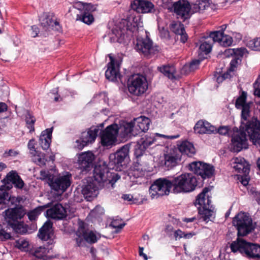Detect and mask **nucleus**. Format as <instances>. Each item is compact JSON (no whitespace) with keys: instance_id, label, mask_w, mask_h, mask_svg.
I'll list each match as a JSON object with an SVG mask.
<instances>
[{"instance_id":"obj_1","label":"nucleus","mask_w":260,"mask_h":260,"mask_svg":"<svg viewBox=\"0 0 260 260\" xmlns=\"http://www.w3.org/2000/svg\"><path fill=\"white\" fill-rule=\"evenodd\" d=\"M197 185L195 176L191 173H184L173 179L172 192L174 193L189 192L194 190Z\"/></svg>"},{"instance_id":"obj_18","label":"nucleus","mask_w":260,"mask_h":260,"mask_svg":"<svg viewBox=\"0 0 260 260\" xmlns=\"http://www.w3.org/2000/svg\"><path fill=\"white\" fill-rule=\"evenodd\" d=\"M181 155L177 149H170L164 154L161 164L168 169L177 166L181 161Z\"/></svg>"},{"instance_id":"obj_13","label":"nucleus","mask_w":260,"mask_h":260,"mask_svg":"<svg viewBox=\"0 0 260 260\" xmlns=\"http://www.w3.org/2000/svg\"><path fill=\"white\" fill-rule=\"evenodd\" d=\"M99 131V128L96 127H91L88 131L83 132L80 139L76 141L75 147L81 150L88 144L93 142L97 137Z\"/></svg>"},{"instance_id":"obj_2","label":"nucleus","mask_w":260,"mask_h":260,"mask_svg":"<svg viewBox=\"0 0 260 260\" xmlns=\"http://www.w3.org/2000/svg\"><path fill=\"white\" fill-rule=\"evenodd\" d=\"M230 247L233 252L245 253L248 258H260V245L258 244L247 242L238 238L232 243Z\"/></svg>"},{"instance_id":"obj_34","label":"nucleus","mask_w":260,"mask_h":260,"mask_svg":"<svg viewBox=\"0 0 260 260\" xmlns=\"http://www.w3.org/2000/svg\"><path fill=\"white\" fill-rule=\"evenodd\" d=\"M52 231V223L46 221L39 230L38 236L42 240L47 241L50 238Z\"/></svg>"},{"instance_id":"obj_5","label":"nucleus","mask_w":260,"mask_h":260,"mask_svg":"<svg viewBox=\"0 0 260 260\" xmlns=\"http://www.w3.org/2000/svg\"><path fill=\"white\" fill-rule=\"evenodd\" d=\"M233 225L238 231V236H244L254 230L252 220L247 214L240 212L233 220Z\"/></svg>"},{"instance_id":"obj_48","label":"nucleus","mask_w":260,"mask_h":260,"mask_svg":"<svg viewBox=\"0 0 260 260\" xmlns=\"http://www.w3.org/2000/svg\"><path fill=\"white\" fill-rule=\"evenodd\" d=\"M25 121L27 127L28 129H29V132H34L35 131L34 125L36 121L35 118L28 113L25 116Z\"/></svg>"},{"instance_id":"obj_12","label":"nucleus","mask_w":260,"mask_h":260,"mask_svg":"<svg viewBox=\"0 0 260 260\" xmlns=\"http://www.w3.org/2000/svg\"><path fill=\"white\" fill-rule=\"evenodd\" d=\"M71 175L69 173L59 176L50 182L51 188L61 194L64 192L71 185Z\"/></svg>"},{"instance_id":"obj_39","label":"nucleus","mask_w":260,"mask_h":260,"mask_svg":"<svg viewBox=\"0 0 260 260\" xmlns=\"http://www.w3.org/2000/svg\"><path fill=\"white\" fill-rule=\"evenodd\" d=\"M156 141V139L150 135H146L142 137L138 142L143 146V148L147 149L152 145Z\"/></svg>"},{"instance_id":"obj_9","label":"nucleus","mask_w":260,"mask_h":260,"mask_svg":"<svg viewBox=\"0 0 260 260\" xmlns=\"http://www.w3.org/2000/svg\"><path fill=\"white\" fill-rule=\"evenodd\" d=\"M235 129L236 132L232 137L231 148L234 152H238L243 149L248 148L247 140L245 133V132H247L245 129H241V127L240 128V131H238L237 128ZM233 130L235 131V128Z\"/></svg>"},{"instance_id":"obj_8","label":"nucleus","mask_w":260,"mask_h":260,"mask_svg":"<svg viewBox=\"0 0 260 260\" xmlns=\"http://www.w3.org/2000/svg\"><path fill=\"white\" fill-rule=\"evenodd\" d=\"M242 128L244 129L252 143L260 147V122L253 119L247 123H242Z\"/></svg>"},{"instance_id":"obj_25","label":"nucleus","mask_w":260,"mask_h":260,"mask_svg":"<svg viewBox=\"0 0 260 260\" xmlns=\"http://www.w3.org/2000/svg\"><path fill=\"white\" fill-rule=\"evenodd\" d=\"M174 12L177 15L180 16L184 19L189 17V13L191 10V6L184 1H179L174 4Z\"/></svg>"},{"instance_id":"obj_24","label":"nucleus","mask_w":260,"mask_h":260,"mask_svg":"<svg viewBox=\"0 0 260 260\" xmlns=\"http://www.w3.org/2000/svg\"><path fill=\"white\" fill-rule=\"evenodd\" d=\"M47 215L53 219H61L67 216L66 209L60 204L57 203L47 210Z\"/></svg>"},{"instance_id":"obj_41","label":"nucleus","mask_w":260,"mask_h":260,"mask_svg":"<svg viewBox=\"0 0 260 260\" xmlns=\"http://www.w3.org/2000/svg\"><path fill=\"white\" fill-rule=\"evenodd\" d=\"M204 165V163H202L200 161H194L189 165V168L195 174H197L202 177L203 172V168Z\"/></svg>"},{"instance_id":"obj_44","label":"nucleus","mask_w":260,"mask_h":260,"mask_svg":"<svg viewBox=\"0 0 260 260\" xmlns=\"http://www.w3.org/2000/svg\"><path fill=\"white\" fill-rule=\"evenodd\" d=\"M247 46L255 51H260V38L250 40L247 43Z\"/></svg>"},{"instance_id":"obj_27","label":"nucleus","mask_w":260,"mask_h":260,"mask_svg":"<svg viewBox=\"0 0 260 260\" xmlns=\"http://www.w3.org/2000/svg\"><path fill=\"white\" fill-rule=\"evenodd\" d=\"M117 133L122 138L131 137L133 136V123L121 121L117 124Z\"/></svg>"},{"instance_id":"obj_11","label":"nucleus","mask_w":260,"mask_h":260,"mask_svg":"<svg viewBox=\"0 0 260 260\" xmlns=\"http://www.w3.org/2000/svg\"><path fill=\"white\" fill-rule=\"evenodd\" d=\"M24 215L23 211L20 208L8 209L5 211V220L8 225L14 230H17L19 226L17 221L21 219Z\"/></svg>"},{"instance_id":"obj_52","label":"nucleus","mask_w":260,"mask_h":260,"mask_svg":"<svg viewBox=\"0 0 260 260\" xmlns=\"http://www.w3.org/2000/svg\"><path fill=\"white\" fill-rule=\"evenodd\" d=\"M42 209L41 207H38L35 208L32 211L28 212L27 216L30 221H33L36 219L38 215L41 213Z\"/></svg>"},{"instance_id":"obj_10","label":"nucleus","mask_w":260,"mask_h":260,"mask_svg":"<svg viewBox=\"0 0 260 260\" xmlns=\"http://www.w3.org/2000/svg\"><path fill=\"white\" fill-rule=\"evenodd\" d=\"M117 124H113L107 126L101 134V143L104 146H111L115 144L118 135Z\"/></svg>"},{"instance_id":"obj_59","label":"nucleus","mask_w":260,"mask_h":260,"mask_svg":"<svg viewBox=\"0 0 260 260\" xmlns=\"http://www.w3.org/2000/svg\"><path fill=\"white\" fill-rule=\"evenodd\" d=\"M125 224L121 222V221H120L119 220H114L112 221L110 224V225L115 229H117L118 230H121L122 229Z\"/></svg>"},{"instance_id":"obj_3","label":"nucleus","mask_w":260,"mask_h":260,"mask_svg":"<svg viewBox=\"0 0 260 260\" xmlns=\"http://www.w3.org/2000/svg\"><path fill=\"white\" fill-rule=\"evenodd\" d=\"M208 188L205 187L202 192L200 193L196 200V205H199V213L201 218L204 221L208 222L214 215L212 206L211 205V201L208 195L206 194L209 192Z\"/></svg>"},{"instance_id":"obj_62","label":"nucleus","mask_w":260,"mask_h":260,"mask_svg":"<svg viewBox=\"0 0 260 260\" xmlns=\"http://www.w3.org/2000/svg\"><path fill=\"white\" fill-rule=\"evenodd\" d=\"M218 133L222 135H226L230 133V128L228 126H222L218 128Z\"/></svg>"},{"instance_id":"obj_61","label":"nucleus","mask_w":260,"mask_h":260,"mask_svg":"<svg viewBox=\"0 0 260 260\" xmlns=\"http://www.w3.org/2000/svg\"><path fill=\"white\" fill-rule=\"evenodd\" d=\"M241 59L237 57H234L230 62V70L231 71H234L235 69L237 67V65L240 63Z\"/></svg>"},{"instance_id":"obj_46","label":"nucleus","mask_w":260,"mask_h":260,"mask_svg":"<svg viewBox=\"0 0 260 260\" xmlns=\"http://www.w3.org/2000/svg\"><path fill=\"white\" fill-rule=\"evenodd\" d=\"M40 179L46 180L50 186V182L54 179V175L48 170H41L40 171Z\"/></svg>"},{"instance_id":"obj_23","label":"nucleus","mask_w":260,"mask_h":260,"mask_svg":"<svg viewBox=\"0 0 260 260\" xmlns=\"http://www.w3.org/2000/svg\"><path fill=\"white\" fill-rule=\"evenodd\" d=\"M233 167L237 173L248 175L250 170V167L246 160L242 157L233 158L232 159Z\"/></svg>"},{"instance_id":"obj_14","label":"nucleus","mask_w":260,"mask_h":260,"mask_svg":"<svg viewBox=\"0 0 260 260\" xmlns=\"http://www.w3.org/2000/svg\"><path fill=\"white\" fill-rule=\"evenodd\" d=\"M129 150V146L125 145L115 153L111 154L109 156V164L113 166V168L119 169L122 166V163L128 156Z\"/></svg>"},{"instance_id":"obj_43","label":"nucleus","mask_w":260,"mask_h":260,"mask_svg":"<svg viewBox=\"0 0 260 260\" xmlns=\"http://www.w3.org/2000/svg\"><path fill=\"white\" fill-rule=\"evenodd\" d=\"M32 156H33V161L37 165L40 166H44L45 165L47 160L45 158L44 153L41 152L39 153L37 152L36 154H32Z\"/></svg>"},{"instance_id":"obj_58","label":"nucleus","mask_w":260,"mask_h":260,"mask_svg":"<svg viewBox=\"0 0 260 260\" xmlns=\"http://www.w3.org/2000/svg\"><path fill=\"white\" fill-rule=\"evenodd\" d=\"M35 140L34 139H32L29 140L28 143L27 147L30 151V153L31 155L36 154L37 153V151H36L35 149Z\"/></svg>"},{"instance_id":"obj_21","label":"nucleus","mask_w":260,"mask_h":260,"mask_svg":"<svg viewBox=\"0 0 260 260\" xmlns=\"http://www.w3.org/2000/svg\"><path fill=\"white\" fill-rule=\"evenodd\" d=\"M133 123V136H135L142 132H145L149 129L150 123L149 118L141 116L134 120Z\"/></svg>"},{"instance_id":"obj_54","label":"nucleus","mask_w":260,"mask_h":260,"mask_svg":"<svg viewBox=\"0 0 260 260\" xmlns=\"http://www.w3.org/2000/svg\"><path fill=\"white\" fill-rule=\"evenodd\" d=\"M143 147V146L142 145L137 142V144L135 146L134 152L135 155L137 158L142 156L145 153L146 149Z\"/></svg>"},{"instance_id":"obj_37","label":"nucleus","mask_w":260,"mask_h":260,"mask_svg":"<svg viewBox=\"0 0 260 260\" xmlns=\"http://www.w3.org/2000/svg\"><path fill=\"white\" fill-rule=\"evenodd\" d=\"M157 69L161 73L169 79H174L176 78L175 75L176 70L174 66L164 65L158 67Z\"/></svg>"},{"instance_id":"obj_26","label":"nucleus","mask_w":260,"mask_h":260,"mask_svg":"<svg viewBox=\"0 0 260 260\" xmlns=\"http://www.w3.org/2000/svg\"><path fill=\"white\" fill-rule=\"evenodd\" d=\"M94 159V155L92 152L87 151L82 153L78 157L79 167L83 171L86 170L92 165Z\"/></svg>"},{"instance_id":"obj_42","label":"nucleus","mask_w":260,"mask_h":260,"mask_svg":"<svg viewBox=\"0 0 260 260\" xmlns=\"http://www.w3.org/2000/svg\"><path fill=\"white\" fill-rule=\"evenodd\" d=\"M214 171V167L209 164L204 163L203 168V174L202 177L203 178H209L212 176Z\"/></svg>"},{"instance_id":"obj_40","label":"nucleus","mask_w":260,"mask_h":260,"mask_svg":"<svg viewBox=\"0 0 260 260\" xmlns=\"http://www.w3.org/2000/svg\"><path fill=\"white\" fill-rule=\"evenodd\" d=\"M77 20L89 25L93 22L94 18L90 12L83 11L80 15H77Z\"/></svg>"},{"instance_id":"obj_16","label":"nucleus","mask_w":260,"mask_h":260,"mask_svg":"<svg viewBox=\"0 0 260 260\" xmlns=\"http://www.w3.org/2000/svg\"><path fill=\"white\" fill-rule=\"evenodd\" d=\"M246 93L243 92L242 94L237 99L235 106L237 109L242 110L241 113V128H242V123H247V122L251 121L254 118L249 120L250 117V104L246 103Z\"/></svg>"},{"instance_id":"obj_53","label":"nucleus","mask_w":260,"mask_h":260,"mask_svg":"<svg viewBox=\"0 0 260 260\" xmlns=\"http://www.w3.org/2000/svg\"><path fill=\"white\" fill-rule=\"evenodd\" d=\"M233 43V39L232 38L229 36V35H224L223 36V37L220 40V41L219 42V44L221 46H224V47H228L230 46Z\"/></svg>"},{"instance_id":"obj_28","label":"nucleus","mask_w":260,"mask_h":260,"mask_svg":"<svg viewBox=\"0 0 260 260\" xmlns=\"http://www.w3.org/2000/svg\"><path fill=\"white\" fill-rule=\"evenodd\" d=\"M196 133L200 134L214 133L216 128L207 121H199L194 127Z\"/></svg>"},{"instance_id":"obj_63","label":"nucleus","mask_w":260,"mask_h":260,"mask_svg":"<svg viewBox=\"0 0 260 260\" xmlns=\"http://www.w3.org/2000/svg\"><path fill=\"white\" fill-rule=\"evenodd\" d=\"M155 135L159 137L163 138L166 139H175L178 138L180 137L179 135L169 136V135H162V134H160L159 133H156Z\"/></svg>"},{"instance_id":"obj_50","label":"nucleus","mask_w":260,"mask_h":260,"mask_svg":"<svg viewBox=\"0 0 260 260\" xmlns=\"http://www.w3.org/2000/svg\"><path fill=\"white\" fill-rule=\"evenodd\" d=\"M9 199V193L6 189L5 185H2L0 187V205L6 204Z\"/></svg>"},{"instance_id":"obj_57","label":"nucleus","mask_w":260,"mask_h":260,"mask_svg":"<svg viewBox=\"0 0 260 260\" xmlns=\"http://www.w3.org/2000/svg\"><path fill=\"white\" fill-rule=\"evenodd\" d=\"M235 56L238 57L240 59V57H242L244 55H246L247 54V49L245 48H240L235 49Z\"/></svg>"},{"instance_id":"obj_4","label":"nucleus","mask_w":260,"mask_h":260,"mask_svg":"<svg viewBox=\"0 0 260 260\" xmlns=\"http://www.w3.org/2000/svg\"><path fill=\"white\" fill-rule=\"evenodd\" d=\"M78 224L76 238V243L78 246H85L86 242L94 243L100 238V234L86 229L85 223L83 221H79Z\"/></svg>"},{"instance_id":"obj_64","label":"nucleus","mask_w":260,"mask_h":260,"mask_svg":"<svg viewBox=\"0 0 260 260\" xmlns=\"http://www.w3.org/2000/svg\"><path fill=\"white\" fill-rule=\"evenodd\" d=\"M19 154L17 151L13 149H10L8 151H5L4 154V157H7L8 156H15Z\"/></svg>"},{"instance_id":"obj_49","label":"nucleus","mask_w":260,"mask_h":260,"mask_svg":"<svg viewBox=\"0 0 260 260\" xmlns=\"http://www.w3.org/2000/svg\"><path fill=\"white\" fill-rule=\"evenodd\" d=\"M122 30H118L116 28L113 29L110 34V38L111 42H120V38L122 37Z\"/></svg>"},{"instance_id":"obj_47","label":"nucleus","mask_w":260,"mask_h":260,"mask_svg":"<svg viewBox=\"0 0 260 260\" xmlns=\"http://www.w3.org/2000/svg\"><path fill=\"white\" fill-rule=\"evenodd\" d=\"M200 64V60H194L191 61L189 64H185L183 66L182 68V72L185 73L187 70H189V71H193L194 70L198 69L199 64Z\"/></svg>"},{"instance_id":"obj_6","label":"nucleus","mask_w":260,"mask_h":260,"mask_svg":"<svg viewBox=\"0 0 260 260\" xmlns=\"http://www.w3.org/2000/svg\"><path fill=\"white\" fill-rule=\"evenodd\" d=\"M127 87L131 94L140 96L147 91L148 82L145 76L140 74L134 75L128 79Z\"/></svg>"},{"instance_id":"obj_56","label":"nucleus","mask_w":260,"mask_h":260,"mask_svg":"<svg viewBox=\"0 0 260 260\" xmlns=\"http://www.w3.org/2000/svg\"><path fill=\"white\" fill-rule=\"evenodd\" d=\"M11 236L10 234L5 231L3 226L0 224V240L2 241L10 239Z\"/></svg>"},{"instance_id":"obj_31","label":"nucleus","mask_w":260,"mask_h":260,"mask_svg":"<svg viewBox=\"0 0 260 260\" xmlns=\"http://www.w3.org/2000/svg\"><path fill=\"white\" fill-rule=\"evenodd\" d=\"M93 177L98 182H104L108 177V169L106 167L96 166L93 170Z\"/></svg>"},{"instance_id":"obj_45","label":"nucleus","mask_w":260,"mask_h":260,"mask_svg":"<svg viewBox=\"0 0 260 260\" xmlns=\"http://www.w3.org/2000/svg\"><path fill=\"white\" fill-rule=\"evenodd\" d=\"M170 29L176 35L182 33L184 31L183 25L180 22H173L170 25Z\"/></svg>"},{"instance_id":"obj_17","label":"nucleus","mask_w":260,"mask_h":260,"mask_svg":"<svg viewBox=\"0 0 260 260\" xmlns=\"http://www.w3.org/2000/svg\"><path fill=\"white\" fill-rule=\"evenodd\" d=\"M40 21L41 26L45 31H50L51 30L60 31L61 30L59 22L52 13L43 14L41 17Z\"/></svg>"},{"instance_id":"obj_32","label":"nucleus","mask_w":260,"mask_h":260,"mask_svg":"<svg viewBox=\"0 0 260 260\" xmlns=\"http://www.w3.org/2000/svg\"><path fill=\"white\" fill-rule=\"evenodd\" d=\"M212 4L211 0H199L191 6L193 13H202L209 8Z\"/></svg>"},{"instance_id":"obj_19","label":"nucleus","mask_w":260,"mask_h":260,"mask_svg":"<svg viewBox=\"0 0 260 260\" xmlns=\"http://www.w3.org/2000/svg\"><path fill=\"white\" fill-rule=\"evenodd\" d=\"M135 49L144 55L149 57L155 53L157 50L152 46V41L148 38L145 39H138L135 46Z\"/></svg>"},{"instance_id":"obj_36","label":"nucleus","mask_w":260,"mask_h":260,"mask_svg":"<svg viewBox=\"0 0 260 260\" xmlns=\"http://www.w3.org/2000/svg\"><path fill=\"white\" fill-rule=\"evenodd\" d=\"M212 46V39L210 38L207 37L204 40L201 41L199 51L201 53L207 54L211 52Z\"/></svg>"},{"instance_id":"obj_51","label":"nucleus","mask_w":260,"mask_h":260,"mask_svg":"<svg viewBox=\"0 0 260 260\" xmlns=\"http://www.w3.org/2000/svg\"><path fill=\"white\" fill-rule=\"evenodd\" d=\"M224 33L222 31L218 30L210 32L209 36L207 37V38H210L212 39L213 44L216 42L219 43Z\"/></svg>"},{"instance_id":"obj_38","label":"nucleus","mask_w":260,"mask_h":260,"mask_svg":"<svg viewBox=\"0 0 260 260\" xmlns=\"http://www.w3.org/2000/svg\"><path fill=\"white\" fill-rule=\"evenodd\" d=\"M48 252L49 250L47 248L43 246H40L32 248L29 253L36 258L42 259L47 256Z\"/></svg>"},{"instance_id":"obj_60","label":"nucleus","mask_w":260,"mask_h":260,"mask_svg":"<svg viewBox=\"0 0 260 260\" xmlns=\"http://www.w3.org/2000/svg\"><path fill=\"white\" fill-rule=\"evenodd\" d=\"M83 9L84 12H89L91 13L96 10V7L91 4H86L83 6Z\"/></svg>"},{"instance_id":"obj_15","label":"nucleus","mask_w":260,"mask_h":260,"mask_svg":"<svg viewBox=\"0 0 260 260\" xmlns=\"http://www.w3.org/2000/svg\"><path fill=\"white\" fill-rule=\"evenodd\" d=\"M108 57L110 62L107 64V70L105 72V76L107 79L111 81H115L120 78L119 73L120 61L109 54Z\"/></svg>"},{"instance_id":"obj_29","label":"nucleus","mask_w":260,"mask_h":260,"mask_svg":"<svg viewBox=\"0 0 260 260\" xmlns=\"http://www.w3.org/2000/svg\"><path fill=\"white\" fill-rule=\"evenodd\" d=\"M81 192L86 199H90L98 195V187L92 182H87L83 185Z\"/></svg>"},{"instance_id":"obj_7","label":"nucleus","mask_w":260,"mask_h":260,"mask_svg":"<svg viewBox=\"0 0 260 260\" xmlns=\"http://www.w3.org/2000/svg\"><path fill=\"white\" fill-rule=\"evenodd\" d=\"M172 187L173 180L170 181L165 178H159L151 185L149 193L152 199L157 198L159 196L169 194Z\"/></svg>"},{"instance_id":"obj_33","label":"nucleus","mask_w":260,"mask_h":260,"mask_svg":"<svg viewBox=\"0 0 260 260\" xmlns=\"http://www.w3.org/2000/svg\"><path fill=\"white\" fill-rule=\"evenodd\" d=\"M178 152L191 156L195 152V148L192 143L188 141H183L178 146Z\"/></svg>"},{"instance_id":"obj_30","label":"nucleus","mask_w":260,"mask_h":260,"mask_svg":"<svg viewBox=\"0 0 260 260\" xmlns=\"http://www.w3.org/2000/svg\"><path fill=\"white\" fill-rule=\"evenodd\" d=\"M52 128H48L43 131L40 137V145L44 150H47L50 147L51 141Z\"/></svg>"},{"instance_id":"obj_20","label":"nucleus","mask_w":260,"mask_h":260,"mask_svg":"<svg viewBox=\"0 0 260 260\" xmlns=\"http://www.w3.org/2000/svg\"><path fill=\"white\" fill-rule=\"evenodd\" d=\"M131 8L139 13H151L155 11L154 5L145 0H134L131 3Z\"/></svg>"},{"instance_id":"obj_55","label":"nucleus","mask_w":260,"mask_h":260,"mask_svg":"<svg viewBox=\"0 0 260 260\" xmlns=\"http://www.w3.org/2000/svg\"><path fill=\"white\" fill-rule=\"evenodd\" d=\"M28 246V242L24 239H20L16 241V246L21 250H25Z\"/></svg>"},{"instance_id":"obj_22","label":"nucleus","mask_w":260,"mask_h":260,"mask_svg":"<svg viewBox=\"0 0 260 260\" xmlns=\"http://www.w3.org/2000/svg\"><path fill=\"white\" fill-rule=\"evenodd\" d=\"M3 182L5 184H13L14 186L18 189H22L24 186V182L21 178L16 171H11L3 179Z\"/></svg>"},{"instance_id":"obj_35","label":"nucleus","mask_w":260,"mask_h":260,"mask_svg":"<svg viewBox=\"0 0 260 260\" xmlns=\"http://www.w3.org/2000/svg\"><path fill=\"white\" fill-rule=\"evenodd\" d=\"M142 23L140 19L133 16L129 17L127 22L126 29L131 32H134L137 31L139 26H142Z\"/></svg>"}]
</instances>
